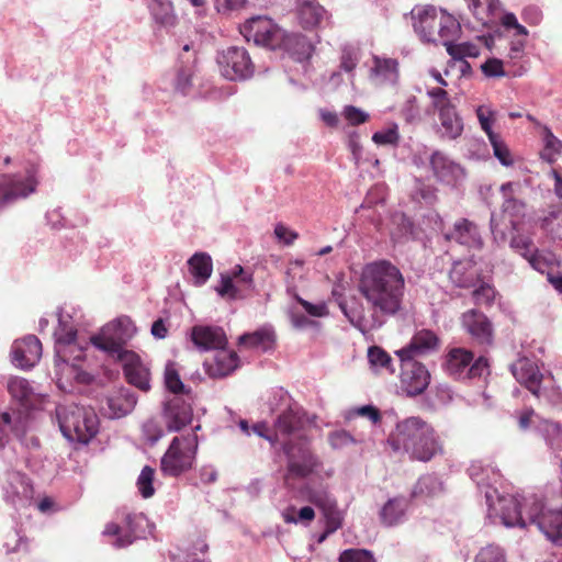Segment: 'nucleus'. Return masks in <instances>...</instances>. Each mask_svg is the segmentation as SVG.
<instances>
[{
  "instance_id": "1",
  "label": "nucleus",
  "mask_w": 562,
  "mask_h": 562,
  "mask_svg": "<svg viewBox=\"0 0 562 562\" xmlns=\"http://www.w3.org/2000/svg\"><path fill=\"white\" fill-rule=\"evenodd\" d=\"M345 288L337 283L331 295L350 324L366 334L380 328L385 317L394 316L402 310L405 279L401 270L387 260L367 263L360 273L358 291L367 301L371 315L355 300L348 303L344 297Z\"/></svg>"
},
{
  "instance_id": "2",
  "label": "nucleus",
  "mask_w": 562,
  "mask_h": 562,
  "mask_svg": "<svg viewBox=\"0 0 562 562\" xmlns=\"http://www.w3.org/2000/svg\"><path fill=\"white\" fill-rule=\"evenodd\" d=\"M272 413H278L274 420L276 437H292L282 443L288 458V470L292 475L304 477L318 465L317 458L310 451L305 437L301 434L305 427L314 423L290 394L282 387L273 389L268 398Z\"/></svg>"
},
{
  "instance_id": "3",
  "label": "nucleus",
  "mask_w": 562,
  "mask_h": 562,
  "mask_svg": "<svg viewBox=\"0 0 562 562\" xmlns=\"http://www.w3.org/2000/svg\"><path fill=\"white\" fill-rule=\"evenodd\" d=\"M502 524L507 528L536 525L553 544L562 547V510L546 508L540 496L526 493L521 498L504 499Z\"/></svg>"
},
{
  "instance_id": "4",
  "label": "nucleus",
  "mask_w": 562,
  "mask_h": 562,
  "mask_svg": "<svg viewBox=\"0 0 562 562\" xmlns=\"http://www.w3.org/2000/svg\"><path fill=\"white\" fill-rule=\"evenodd\" d=\"M83 325V314L71 307L58 312V327L54 331L57 374L72 378L79 383H89L91 375L80 363L85 359V347L78 338V331Z\"/></svg>"
},
{
  "instance_id": "5",
  "label": "nucleus",
  "mask_w": 562,
  "mask_h": 562,
  "mask_svg": "<svg viewBox=\"0 0 562 562\" xmlns=\"http://www.w3.org/2000/svg\"><path fill=\"white\" fill-rule=\"evenodd\" d=\"M387 443L393 451L407 453L412 460L420 462H428L443 452L434 427L418 416L397 422Z\"/></svg>"
},
{
  "instance_id": "6",
  "label": "nucleus",
  "mask_w": 562,
  "mask_h": 562,
  "mask_svg": "<svg viewBox=\"0 0 562 562\" xmlns=\"http://www.w3.org/2000/svg\"><path fill=\"white\" fill-rule=\"evenodd\" d=\"M40 182V167L33 161H21L16 171L0 173V214L35 194Z\"/></svg>"
},
{
  "instance_id": "7",
  "label": "nucleus",
  "mask_w": 562,
  "mask_h": 562,
  "mask_svg": "<svg viewBox=\"0 0 562 562\" xmlns=\"http://www.w3.org/2000/svg\"><path fill=\"white\" fill-rule=\"evenodd\" d=\"M56 416L63 436L70 442L87 445L99 430V419L92 408L76 404L59 405Z\"/></svg>"
},
{
  "instance_id": "8",
  "label": "nucleus",
  "mask_w": 562,
  "mask_h": 562,
  "mask_svg": "<svg viewBox=\"0 0 562 562\" xmlns=\"http://www.w3.org/2000/svg\"><path fill=\"white\" fill-rule=\"evenodd\" d=\"M468 473L470 479L476 484L481 492H484L485 502L487 506V516L490 519L498 518L502 522V514L504 507V499L506 498H521V495H501L497 485L501 484L502 474L492 465L491 462L476 460L473 461Z\"/></svg>"
},
{
  "instance_id": "9",
  "label": "nucleus",
  "mask_w": 562,
  "mask_h": 562,
  "mask_svg": "<svg viewBox=\"0 0 562 562\" xmlns=\"http://www.w3.org/2000/svg\"><path fill=\"white\" fill-rule=\"evenodd\" d=\"M136 334V327L128 316H120L104 325L100 333L92 335L89 340L99 350L113 360H119L123 353H130L125 345Z\"/></svg>"
},
{
  "instance_id": "10",
  "label": "nucleus",
  "mask_w": 562,
  "mask_h": 562,
  "mask_svg": "<svg viewBox=\"0 0 562 562\" xmlns=\"http://www.w3.org/2000/svg\"><path fill=\"white\" fill-rule=\"evenodd\" d=\"M200 428L198 425L192 432L175 437L171 440L160 461V470L165 475L179 476L192 468L199 448V438L195 431Z\"/></svg>"
},
{
  "instance_id": "11",
  "label": "nucleus",
  "mask_w": 562,
  "mask_h": 562,
  "mask_svg": "<svg viewBox=\"0 0 562 562\" xmlns=\"http://www.w3.org/2000/svg\"><path fill=\"white\" fill-rule=\"evenodd\" d=\"M413 27L417 35H457L461 31L460 21L445 9L434 5L415 8L411 12Z\"/></svg>"
},
{
  "instance_id": "12",
  "label": "nucleus",
  "mask_w": 562,
  "mask_h": 562,
  "mask_svg": "<svg viewBox=\"0 0 562 562\" xmlns=\"http://www.w3.org/2000/svg\"><path fill=\"white\" fill-rule=\"evenodd\" d=\"M517 187L518 184L514 182H506L502 184L501 192L504 196V203L502 206L503 220H499L495 213H492L491 215V233L494 241L497 245H503L506 243L507 231L509 228L516 229L520 218L525 216V203L513 196L515 188Z\"/></svg>"
},
{
  "instance_id": "13",
  "label": "nucleus",
  "mask_w": 562,
  "mask_h": 562,
  "mask_svg": "<svg viewBox=\"0 0 562 562\" xmlns=\"http://www.w3.org/2000/svg\"><path fill=\"white\" fill-rule=\"evenodd\" d=\"M443 369L457 380L475 379L488 373V362L484 357L473 361L471 351L464 348H452L445 357Z\"/></svg>"
},
{
  "instance_id": "14",
  "label": "nucleus",
  "mask_w": 562,
  "mask_h": 562,
  "mask_svg": "<svg viewBox=\"0 0 562 562\" xmlns=\"http://www.w3.org/2000/svg\"><path fill=\"white\" fill-rule=\"evenodd\" d=\"M221 75L231 81H244L252 77L255 65L249 53L239 46H229L216 54Z\"/></svg>"
},
{
  "instance_id": "15",
  "label": "nucleus",
  "mask_w": 562,
  "mask_h": 562,
  "mask_svg": "<svg viewBox=\"0 0 562 562\" xmlns=\"http://www.w3.org/2000/svg\"><path fill=\"white\" fill-rule=\"evenodd\" d=\"M148 527L149 521L145 515L128 514L121 525L116 522L106 524L102 535L109 538V543L112 547L123 549L136 539L145 538Z\"/></svg>"
},
{
  "instance_id": "16",
  "label": "nucleus",
  "mask_w": 562,
  "mask_h": 562,
  "mask_svg": "<svg viewBox=\"0 0 562 562\" xmlns=\"http://www.w3.org/2000/svg\"><path fill=\"white\" fill-rule=\"evenodd\" d=\"M255 45L273 52L277 56L290 58L296 61L307 60L315 48L310 37H252Z\"/></svg>"
},
{
  "instance_id": "17",
  "label": "nucleus",
  "mask_w": 562,
  "mask_h": 562,
  "mask_svg": "<svg viewBox=\"0 0 562 562\" xmlns=\"http://www.w3.org/2000/svg\"><path fill=\"white\" fill-rule=\"evenodd\" d=\"M29 428L30 414L22 411L0 414V448L9 442L11 435L26 448H38L40 441L35 436L29 435Z\"/></svg>"
},
{
  "instance_id": "18",
  "label": "nucleus",
  "mask_w": 562,
  "mask_h": 562,
  "mask_svg": "<svg viewBox=\"0 0 562 562\" xmlns=\"http://www.w3.org/2000/svg\"><path fill=\"white\" fill-rule=\"evenodd\" d=\"M510 371L514 378L520 384L525 385L535 396L541 397V381L543 379L537 363L528 358H520L510 366ZM554 405L562 404V392L560 390H552L551 394L543 393Z\"/></svg>"
},
{
  "instance_id": "19",
  "label": "nucleus",
  "mask_w": 562,
  "mask_h": 562,
  "mask_svg": "<svg viewBox=\"0 0 562 562\" xmlns=\"http://www.w3.org/2000/svg\"><path fill=\"white\" fill-rule=\"evenodd\" d=\"M401 360V387L408 396L422 394L430 383L428 369L412 357H398Z\"/></svg>"
},
{
  "instance_id": "20",
  "label": "nucleus",
  "mask_w": 562,
  "mask_h": 562,
  "mask_svg": "<svg viewBox=\"0 0 562 562\" xmlns=\"http://www.w3.org/2000/svg\"><path fill=\"white\" fill-rule=\"evenodd\" d=\"M3 499L14 506H24L33 495L30 480L21 472L8 470L0 479Z\"/></svg>"
},
{
  "instance_id": "21",
  "label": "nucleus",
  "mask_w": 562,
  "mask_h": 562,
  "mask_svg": "<svg viewBox=\"0 0 562 562\" xmlns=\"http://www.w3.org/2000/svg\"><path fill=\"white\" fill-rule=\"evenodd\" d=\"M429 162L434 177L443 184L457 187L465 178L463 167L440 150L430 155Z\"/></svg>"
},
{
  "instance_id": "22",
  "label": "nucleus",
  "mask_w": 562,
  "mask_h": 562,
  "mask_svg": "<svg viewBox=\"0 0 562 562\" xmlns=\"http://www.w3.org/2000/svg\"><path fill=\"white\" fill-rule=\"evenodd\" d=\"M12 362L20 369L33 368L42 357V344L34 335H27L13 342L11 349Z\"/></svg>"
},
{
  "instance_id": "23",
  "label": "nucleus",
  "mask_w": 562,
  "mask_h": 562,
  "mask_svg": "<svg viewBox=\"0 0 562 562\" xmlns=\"http://www.w3.org/2000/svg\"><path fill=\"white\" fill-rule=\"evenodd\" d=\"M117 361L122 364L125 379L131 385L143 392L150 390L149 368L136 352L123 353Z\"/></svg>"
},
{
  "instance_id": "24",
  "label": "nucleus",
  "mask_w": 562,
  "mask_h": 562,
  "mask_svg": "<svg viewBox=\"0 0 562 562\" xmlns=\"http://www.w3.org/2000/svg\"><path fill=\"white\" fill-rule=\"evenodd\" d=\"M192 406L182 397L173 396L165 403L164 418L168 431H180L192 422Z\"/></svg>"
},
{
  "instance_id": "25",
  "label": "nucleus",
  "mask_w": 562,
  "mask_h": 562,
  "mask_svg": "<svg viewBox=\"0 0 562 562\" xmlns=\"http://www.w3.org/2000/svg\"><path fill=\"white\" fill-rule=\"evenodd\" d=\"M182 65L178 69L175 78V89L183 95H202L199 87L202 86V77L195 65V58L190 63L188 57L184 60L183 54L180 55Z\"/></svg>"
},
{
  "instance_id": "26",
  "label": "nucleus",
  "mask_w": 562,
  "mask_h": 562,
  "mask_svg": "<svg viewBox=\"0 0 562 562\" xmlns=\"http://www.w3.org/2000/svg\"><path fill=\"white\" fill-rule=\"evenodd\" d=\"M411 501L403 495L390 497L379 509L382 526L392 528L404 524L407 519Z\"/></svg>"
},
{
  "instance_id": "27",
  "label": "nucleus",
  "mask_w": 562,
  "mask_h": 562,
  "mask_svg": "<svg viewBox=\"0 0 562 562\" xmlns=\"http://www.w3.org/2000/svg\"><path fill=\"white\" fill-rule=\"evenodd\" d=\"M369 78L373 83L379 86H395L400 78L397 59L373 55Z\"/></svg>"
},
{
  "instance_id": "28",
  "label": "nucleus",
  "mask_w": 562,
  "mask_h": 562,
  "mask_svg": "<svg viewBox=\"0 0 562 562\" xmlns=\"http://www.w3.org/2000/svg\"><path fill=\"white\" fill-rule=\"evenodd\" d=\"M445 238L449 241H456L468 249L477 250L483 247V239L477 226L467 218L456 221L452 231L445 234Z\"/></svg>"
},
{
  "instance_id": "29",
  "label": "nucleus",
  "mask_w": 562,
  "mask_h": 562,
  "mask_svg": "<svg viewBox=\"0 0 562 562\" xmlns=\"http://www.w3.org/2000/svg\"><path fill=\"white\" fill-rule=\"evenodd\" d=\"M191 340L200 351H216L227 345L224 330L217 326H194L191 330Z\"/></svg>"
},
{
  "instance_id": "30",
  "label": "nucleus",
  "mask_w": 562,
  "mask_h": 562,
  "mask_svg": "<svg viewBox=\"0 0 562 562\" xmlns=\"http://www.w3.org/2000/svg\"><path fill=\"white\" fill-rule=\"evenodd\" d=\"M440 346L439 337L430 329H422L415 333L407 347L396 351L397 357L426 356Z\"/></svg>"
},
{
  "instance_id": "31",
  "label": "nucleus",
  "mask_w": 562,
  "mask_h": 562,
  "mask_svg": "<svg viewBox=\"0 0 562 562\" xmlns=\"http://www.w3.org/2000/svg\"><path fill=\"white\" fill-rule=\"evenodd\" d=\"M238 367L236 352L221 347L215 351L213 359L204 361V368L209 376L213 379L225 378Z\"/></svg>"
},
{
  "instance_id": "32",
  "label": "nucleus",
  "mask_w": 562,
  "mask_h": 562,
  "mask_svg": "<svg viewBox=\"0 0 562 562\" xmlns=\"http://www.w3.org/2000/svg\"><path fill=\"white\" fill-rule=\"evenodd\" d=\"M8 391L12 398L20 403L23 413H29L31 408H35L40 402V394L35 392L31 383L21 376H11L8 380Z\"/></svg>"
},
{
  "instance_id": "33",
  "label": "nucleus",
  "mask_w": 562,
  "mask_h": 562,
  "mask_svg": "<svg viewBox=\"0 0 562 562\" xmlns=\"http://www.w3.org/2000/svg\"><path fill=\"white\" fill-rule=\"evenodd\" d=\"M137 403L136 395L128 389H120L106 398V407H102L109 418H121L131 413Z\"/></svg>"
},
{
  "instance_id": "34",
  "label": "nucleus",
  "mask_w": 562,
  "mask_h": 562,
  "mask_svg": "<svg viewBox=\"0 0 562 562\" xmlns=\"http://www.w3.org/2000/svg\"><path fill=\"white\" fill-rule=\"evenodd\" d=\"M462 324L477 342L486 345L492 342V325L484 314L471 310L463 314Z\"/></svg>"
},
{
  "instance_id": "35",
  "label": "nucleus",
  "mask_w": 562,
  "mask_h": 562,
  "mask_svg": "<svg viewBox=\"0 0 562 562\" xmlns=\"http://www.w3.org/2000/svg\"><path fill=\"white\" fill-rule=\"evenodd\" d=\"M461 37H456V40L447 41L443 43L447 53L451 56L453 60L461 61L460 71L463 76L470 75L472 69L471 65L465 60V58H475L480 55V47L477 44L465 41L459 42Z\"/></svg>"
},
{
  "instance_id": "36",
  "label": "nucleus",
  "mask_w": 562,
  "mask_h": 562,
  "mask_svg": "<svg viewBox=\"0 0 562 562\" xmlns=\"http://www.w3.org/2000/svg\"><path fill=\"white\" fill-rule=\"evenodd\" d=\"M326 10L316 1H297L296 18L300 25L306 31H312L321 26L326 19Z\"/></svg>"
},
{
  "instance_id": "37",
  "label": "nucleus",
  "mask_w": 562,
  "mask_h": 562,
  "mask_svg": "<svg viewBox=\"0 0 562 562\" xmlns=\"http://www.w3.org/2000/svg\"><path fill=\"white\" fill-rule=\"evenodd\" d=\"M449 278L458 288H473L480 282L479 269L471 259L454 261Z\"/></svg>"
},
{
  "instance_id": "38",
  "label": "nucleus",
  "mask_w": 562,
  "mask_h": 562,
  "mask_svg": "<svg viewBox=\"0 0 562 562\" xmlns=\"http://www.w3.org/2000/svg\"><path fill=\"white\" fill-rule=\"evenodd\" d=\"M240 35H295L282 31L268 15H254L245 21L240 27Z\"/></svg>"
},
{
  "instance_id": "39",
  "label": "nucleus",
  "mask_w": 562,
  "mask_h": 562,
  "mask_svg": "<svg viewBox=\"0 0 562 562\" xmlns=\"http://www.w3.org/2000/svg\"><path fill=\"white\" fill-rule=\"evenodd\" d=\"M188 268L192 282L196 286H201L206 283L213 272V261L206 252H195L188 260Z\"/></svg>"
},
{
  "instance_id": "40",
  "label": "nucleus",
  "mask_w": 562,
  "mask_h": 562,
  "mask_svg": "<svg viewBox=\"0 0 562 562\" xmlns=\"http://www.w3.org/2000/svg\"><path fill=\"white\" fill-rule=\"evenodd\" d=\"M441 138L453 140L461 136L463 132V121L458 114L456 106H450L438 112Z\"/></svg>"
},
{
  "instance_id": "41",
  "label": "nucleus",
  "mask_w": 562,
  "mask_h": 562,
  "mask_svg": "<svg viewBox=\"0 0 562 562\" xmlns=\"http://www.w3.org/2000/svg\"><path fill=\"white\" fill-rule=\"evenodd\" d=\"M468 7L473 15L483 24L488 25L493 22L501 7L499 0H467Z\"/></svg>"
},
{
  "instance_id": "42",
  "label": "nucleus",
  "mask_w": 562,
  "mask_h": 562,
  "mask_svg": "<svg viewBox=\"0 0 562 562\" xmlns=\"http://www.w3.org/2000/svg\"><path fill=\"white\" fill-rule=\"evenodd\" d=\"M150 12L154 20L161 25H173L177 21L173 4L170 0H150Z\"/></svg>"
},
{
  "instance_id": "43",
  "label": "nucleus",
  "mask_w": 562,
  "mask_h": 562,
  "mask_svg": "<svg viewBox=\"0 0 562 562\" xmlns=\"http://www.w3.org/2000/svg\"><path fill=\"white\" fill-rule=\"evenodd\" d=\"M274 340V333L270 328H261L250 334H244L239 338V342L252 348L267 350Z\"/></svg>"
},
{
  "instance_id": "44",
  "label": "nucleus",
  "mask_w": 562,
  "mask_h": 562,
  "mask_svg": "<svg viewBox=\"0 0 562 562\" xmlns=\"http://www.w3.org/2000/svg\"><path fill=\"white\" fill-rule=\"evenodd\" d=\"M361 57L362 53L358 45H344L340 53V69L349 74L352 79L355 76V69L357 68Z\"/></svg>"
},
{
  "instance_id": "45",
  "label": "nucleus",
  "mask_w": 562,
  "mask_h": 562,
  "mask_svg": "<svg viewBox=\"0 0 562 562\" xmlns=\"http://www.w3.org/2000/svg\"><path fill=\"white\" fill-rule=\"evenodd\" d=\"M537 434L541 435L551 448L562 443V425L560 423L542 418Z\"/></svg>"
},
{
  "instance_id": "46",
  "label": "nucleus",
  "mask_w": 562,
  "mask_h": 562,
  "mask_svg": "<svg viewBox=\"0 0 562 562\" xmlns=\"http://www.w3.org/2000/svg\"><path fill=\"white\" fill-rule=\"evenodd\" d=\"M473 562H508L506 550L495 543H488L479 549Z\"/></svg>"
},
{
  "instance_id": "47",
  "label": "nucleus",
  "mask_w": 562,
  "mask_h": 562,
  "mask_svg": "<svg viewBox=\"0 0 562 562\" xmlns=\"http://www.w3.org/2000/svg\"><path fill=\"white\" fill-rule=\"evenodd\" d=\"M442 483L435 475L427 474L417 481L415 484L412 496H434L441 492Z\"/></svg>"
},
{
  "instance_id": "48",
  "label": "nucleus",
  "mask_w": 562,
  "mask_h": 562,
  "mask_svg": "<svg viewBox=\"0 0 562 562\" xmlns=\"http://www.w3.org/2000/svg\"><path fill=\"white\" fill-rule=\"evenodd\" d=\"M543 149L541 158L550 164L554 162L562 149V142L558 139L552 132L546 127L543 132Z\"/></svg>"
},
{
  "instance_id": "49",
  "label": "nucleus",
  "mask_w": 562,
  "mask_h": 562,
  "mask_svg": "<svg viewBox=\"0 0 562 562\" xmlns=\"http://www.w3.org/2000/svg\"><path fill=\"white\" fill-rule=\"evenodd\" d=\"M165 385L168 391L175 394V396H179L180 394L189 395L190 393L181 381L175 363L171 362L167 363L165 368Z\"/></svg>"
},
{
  "instance_id": "50",
  "label": "nucleus",
  "mask_w": 562,
  "mask_h": 562,
  "mask_svg": "<svg viewBox=\"0 0 562 562\" xmlns=\"http://www.w3.org/2000/svg\"><path fill=\"white\" fill-rule=\"evenodd\" d=\"M368 360L371 368L376 371L385 369L390 373L394 372V368L392 367V358L387 352L378 346H373L368 349Z\"/></svg>"
},
{
  "instance_id": "51",
  "label": "nucleus",
  "mask_w": 562,
  "mask_h": 562,
  "mask_svg": "<svg viewBox=\"0 0 562 562\" xmlns=\"http://www.w3.org/2000/svg\"><path fill=\"white\" fill-rule=\"evenodd\" d=\"M306 499L317 506L322 512L330 508L337 502L324 487H311L306 490Z\"/></svg>"
},
{
  "instance_id": "52",
  "label": "nucleus",
  "mask_w": 562,
  "mask_h": 562,
  "mask_svg": "<svg viewBox=\"0 0 562 562\" xmlns=\"http://www.w3.org/2000/svg\"><path fill=\"white\" fill-rule=\"evenodd\" d=\"M398 125L391 123L386 128L378 131L372 135V142L379 146H397L400 142Z\"/></svg>"
},
{
  "instance_id": "53",
  "label": "nucleus",
  "mask_w": 562,
  "mask_h": 562,
  "mask_svg": "<svg viewBox=\"0 0 562 562\" xmlns=\"http://www.w3.org/2000/svg\"><path fill=\"white\" fill-rule=\"evenodd\" d=\"M527 261L530 266L541 272L548 273V269L557 263V258L552 252H543L536 249L528 258Z\"/></svg>"
},
{
  "instance_id": "54",
  "label": "nucleus",
  "mask_w": 562,
  "mask_h": 562,
  "mask_svg": "<svg viewBox=\"0 0 562 562\" xmlns=\"http://www.w3.org/2000/svg\"><path fill=\"white\" fill-rule=\"evenodd\" d=\"M216 293L224 299L236 300L241 297L239 288L235 284L232 276L221 273L220 283L215 286Z\"/></svg>"
},
{
  "instance_id": "55",
  "label": "nucleus",
  "mask_w": 562,
  "mask_h": 562,
  "mask_svg": "<svg viewBox=\"0 0 562 562\" xmlns=\"http://www.w3.org/2000/svg\"><path fill=\"white\" fill-rule=\"evenodd\" d=\"M542 417L533 408H524L517 413L518 427L522 431L533 430L538 432Z\"/></svg>"
},
{
  "instance_id": "56",
  "label": "nucleus",
  "mask_w": 562,
  "mask_h": 562,
  "mask_svg": "<svg viewBox=\"0 0 562 562\" xmlns=\"http://www.w3.org/2000/svg\"><path fill=\"white\" fill-rule=\"evenodd\" d=\"M154 477L155 470L149 465H145L142 469L136 482L137 488L144 498H149L155 493V488L153 486Z\"/></svg>"
},
{
  "instance_id": "57",
  "label": "nucleus",
  "mask_w": 562,
  "mask_h": 562,
  "mask_svg": "<svg viewBox=\"0 0 562 562\" xmlns=\"http://www.w3.org/2000/svg\"><path fill=\"white\" fill-rule=\"evenodd\" d=\"M322 513L326 519V531L325 535L321 537V541L324 540L327 535L337 531L342 526L344 521V515L338 508L337 503Z\"/></svg>"
},
{
  "instance_id": "58",
  "label": "nucleus",
  "mask_w": 562,
  "mask_h": 562,
  "mask_svg": "<svg viewBox=\"0 0 562 562\" xmlns=\"http://www.w3.org/2000/svg\"><path fill=\"white\" fill-rule=\"evenodd\" d=\"M492 148L493 154L497 158V160L505 167H509L514 164V159L512 156V153L507 145L503 142L501 136L497 134L495 136L491 135V138H488Z\"/></svg>"
},
{
  "instance_id": "59",
  "label": "nucleus",
  "mask_w": 562,
  "mask_h": 562,
  "mask_svg": "<svg viewBox=\"0 0 562 562\" xmlns=\"http://www.w3.org/2000/svg\"><path fill=\"white\" fill-rule=\"evenodd\" d=\"M476 116L480 123L481 128L485 132L488 138L492 136L497 135L493 132L492 125L494 122L495 112L486 105H479L476 108Z\"/></svg>"
},
{
  "instance_id": "60",
  "label": "nucleus",
  "mask_w": 562,
  "mask_h": 562,
  "mask_svg": "<svg viewBox=\"0 0 562 562\" xmlns=\"http://www.w3.org/2000/svg\"><path fill=\"white\" fill-rule=\"evenodd\" d=\"M509 246L525 259H527L537 249L532 239L524 235L514 236L510 239Z\"/></svg>"
},
{
  "instance_id": "61",
  "label": "nucleus",
  "mask_w": 562,
  "mask_h": 562,
  "mask_svg": "<svg viewBox=\"0 0 562 562\" xmlns=\"http://www.w3.org/2000/svg\"><path fill=\"white\" fill-rule=\"evenodd\" d=\"M427 95L432 101V106L437 110V112L442 111L443 109L454 106L451 103L449 94L442 88H431L427 90Z\"/></svg>"
},
{
  "instance_id": "62",
  "label": "nucleus",
  "mask_w": 562,
  "mask_h": 562,
  "mask_svg": "<svg viewBox=\"0 0 562 562\" xmlns=\"http://www.w3.org/2000/svg\"><path fill=\"white\" fill-rule=\"evenodd\" d=\"M341 115L352 126L363 124L369 120V114L355 105L344 106Z\"/></svg>"
},
{
  "instance_id": "63",
  "label": "nucleus",
  "mask_w": 562,
  "mask_h": 562,
  "mask_svg": "<svg viewBox=\"0 0 562 562\" xmlns=\"http://www.w3.org/2000/svg\"><path fill=\"white\" fill-rule=\"evenodd\" d=\"M339 562H374V558L368 550L348 549L340 554Z\"/></svg>"
},
{
  "instance_id": "64",
  "label": "nucleus",
  "mask_w": 562,
  "mask_h": 562,
  "mask_svg": "<svg viewBox=\"0 0 562 562\" xmlns=\"http://www.w3.org/2000/svg\"><path fill=\"white\" fill-rule=\"evenodd\" d=\"M543 228L551 235L553 240H562V216H550L543 221Z\"/></svg>"
}]
</instances>
